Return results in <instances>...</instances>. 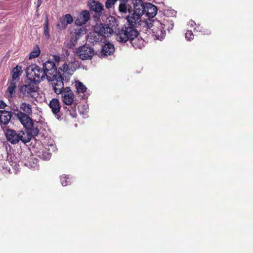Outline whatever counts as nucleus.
<instances>
[{
  "label": "nucleus",
  "mask_w": 253,
  "mask_h": 253,
  "mask_svg": "<svg viewBox=\"0 0 253 253\" xmlns=\"http://www.w3.org/2000/svg\"><path fill=\"white\" fill-rule=\"evenodd\" d=\"M19 110L14 111L13 114L17 117L23 126L27 130H30L34 135H38L39 132V123L34 122L30 116L32 114V105L26 102L20 105Z\"/></svg>",
  "instance_id": "1"
},
{
  "label": "nucleus",
  "mask_w": 253,
  "mask_h": 253,
  "mask_svg": "<svg viewBox=\"0 0 253 253\" xmlns=\"http://www.w3.org/2000/svg\"><path fill=\"white\" fill-rule=\"evenodd\" d=\"M42 70L45 72L47 79L51 82L52 86L56 93H59L64 86L61 75L57 76V71L54 62L47 60L43 64Z\"/></svg>",
  "instance_id": "2"
},
{
  "label": "nucleus",
  "mask_w": 253,
  "mask_h": 253,
  "mask_svg": "<svg viewBox=\"0 0 253 253\" xmlns=\"http://www.w3.org/2000/svg\"><path fill=\"white\" fill-rule=\"evenodd\" d=\"M6 139L10 143L16 144L20 141L24 143L29 142L34 135L30 130L25 132L23 130L16 131L13 129L2 127Z\"/></svg>",
  "instance_id": "3"
},
{
  "label": "nucleus",
  "mask_w": 253,
  "mask_h": 253,
  "mask_svg": "<svg viewBox=\"0 0 253 253\" xmlns=\"http://www.w3.org/2000/svg\"><path fill=\"white\" fill-rule=\"evenodd\" d=\"M132 27L131 26L130 27L125 26V28H123L117 35L116 39L118 41L122 42H126L128 40H130L134 47L141 49V45H138L137 43L139 41V38L137 37L138 32Z\"/></svg>",
  "instance_id": "4"
},
{
  "label": "nucleus",
  "mask_w": 253,
  "mask_h": 253,
  "mask_svg": "<svg viewBox=\"0 0 253 253\" xmlns=\"http://www.w3.org/2000/svg\"><path fill=\"white\" fill-rule=\"evenodd\" d=\"M158 23V26H154L153 23V26L149 28H143V32L146 31L145 34L147 36L145 37V39H143V42H148L149 40L155 39L156 38L158 40L163 39L166 35V31L164 30V27L162 25V23L156 21Z\"/></svg>",
  "instance_id": "5"
},
{
  "label": "nucleus",
  "mask_w": 253,
  "mask_h": 253,
  "mask_svg": "<svg viewBox=\"0 0 253 253\" xmlns=\"http://www.w3.org/2000/svg\"><path fill=\"white\" fill-rule=\"evenodd\" d=\"M158 8L156 6L151 3H143V15L145 14L148 19L143 20V28L147 29L153 26L155 21L152 20L157 13Z\"/></svg>",
  "instance_id": "6"
},
{
  "label": "nucleus",
  "mask_w": 253,
  "mask_h": 253,
  "mask_svg": "<svg viewBox=\"0 0 253 253\" xmlns=\"http://www.w3.org/2000/svg\"><path fill=\"white\" fill-rule=\"evenodd\" d=\"M28 79L34 83H40L45 78V72L39 66L32 64L27 68Z\"/></svg>",
  "instance_id": "7"
},
{
  "label": "nucleus",
  "mask_w": 253,
  "mask_h": 253,
  "mask_svg": "<svg viewBox=\"0 0 253 253\" xmlns=\"http://www.w3.org/2000/svg\"><path fill=\"white\" fill-rule=\"evenodd\" d=\"M38 87L35 83L30 82L21 86L20 91L24 96L35 97L37 94Z\"/></svg>",
  "instance_id": "8"
},
{
  "label": "nucleus",
  "mask_w": 253,
  "mask_h": 253,
  "mask_svg": "<svg viewBox=\"0 0 253 253\" xmlns=\"http://www.w3.org/2000/svg\"><path fill=\"white\" fill-rule=\"evenodd\" d=\"M94 54L93 49L86 45L82 46L77 50V55L82 60L90 59Z\"/></svg>",
  "instance_id": "9"
},
{
  "label": "nucleus",
  "mask_w": 253,
  "mask_h": 253,
  "mask_svg": "<svg viewBox=\"0 0 253 253\" xmlns=\"http://www.w3.org/2000/svg\"><path fill=\"white\" fill-rule=\"evenodd\" d=\"M57 94H62V99L63 103L67 105H71L74 101V95L73 91L70 89V87H66L65 88L63 87L59 93Z\"/></svg>",
  "instance_id": "10"
},
{
  "label": "nucleus",
  "mask_w": 253,
  "mask_h": 253,
  "mask_svg": "<svg viewBox=\"0 0 253 253\" xmlns=\"http://www.w3.org/2000/svg\"><path fill=\"white\" fill-rule=\"evenodd\" d=\"M73 20L71 14H66L60 17L57 23V27L61 31L64 30L66 29L68 25L73 23Z\"/></svg>",
  "instance_id": "11"
},
{
  "label": "nucleus",
  "mask_w": 253,
  "mask_h": 253,
  "mask_svg": "<svg viewBox=\"0 0 253 253\" xmlns=\"http://www.w3.org/2000/svg\"><path fill=\"white\" fill-rule=\"evenodd\" d=\"M142 15V10H134V12L131 16L127 17V20L129 25L133 27H137L141 25V16Z\"/></svg>",
  "instance_id": "12"
},
{
  "label": "nucleus",
  "mask_w": 253,
  "mask_h": 253,
  "mask_svg": "<svg viewBox=\"0 0 253 253\" xmlns=\"http://www.w3.org/2000/svg\"><path fill=\"white\" fill-rule=\"evenodd\" d=\"M90 13L87 10L82 11L75 20V24L78 26L85 24L89 19Z\"/></svg>",
  "instance_id": "13"
},
{
  "label": "nucleus",
  "mask_w": 253,
  "mask_h": 253,
  "mask_svg": "<svg viewBox=\"0 0 253 253\" xmlns=\"http://www.w3.org/2000/svg\"><path fill=\"white\" fill-rule=\"evenodd\" d=\"M73 72L74 70L72 69V66L64 64L58 69L57 71V76L61 75L62 78V82H63L64 79L66 78L68 76L71 75Z\"/></svg>",
  "instance_id": "14"
},
{
  "label": "nucleus",
  "mask_w": 253,
  "mask_h": 253,
  "mask_svg": "<svg viewBox=\"0 0 253 253\" xmlns=\"http://www.w3.org/2000/svg\"><path fill=\"white\" fill-rule=\"evenodd\" d=\"M88 5L90 9L100 15L104 9L103 5L100 2L95 0H89Z\"/></svg>",
  "instance_id": "15"
},
{
  "label": "nucleus",
  "mask_w": 253,
  "mask_h": 253,
  "mask_svg": "<svg viewBox=\"0 0 253 253\" xmlns=\"http://www.w3.org/2000/svg\"><path fill=\"white\" fill-rule=\"evenodd\" d=\"M114 31L109 27H104L102 25L100 26L99 27H96L95 28V32L98 34L99 36H103L104 37H108L111 35Z\"/></svg>",
  "instance_id": "16"
},
{
  "label": "nucleus",
  "mask_w": 253,
  "mask_h": 253,
  "mask_svg": "<svg viewBox=\"0 0 253 253\" xmlns=\"http://www.w3.org/2000/svg\"><path fill=\"white\" fill-rule=\"evenodd\" d=\"M11 115L10 112L5 111H0V124L1 128L4 127L2 125H6L10 122Z\"/></svg>",
  "instance_id": "17"
},
{
  "label": "nucleus",
  "mask_w": 253,
  "mask_h": 253,
  "mask_svg": "<svg viewBox=\"0 0 253 253\" xmlns=\"http://www.w3.org/2000/svg\"><path fill=\"white\" fill-rule=\"evenodd\" d=\"M16 86L17 82L10 81L8 84L6 94L9 99H11L14 96L16 92Z\"/></svg>",
  "instance_id": "18"
},
{
  "label": "nucleus",
  "mask_w": 253,
  "mask_h": 253,
  "mask_svg": "<svg viewBox=\"0 0 253 253\" xmlns=\"http://www.w3.org/2000/svg\"><path fill=\"white\" fill-rule=\"evenodd\" d=\"M49 106L51 109L53 113L58 116V115L57 114L60 110L59 100L56 98L52 99L49 102Z\"/></svg>",
  "instance_id": "19"
},
{
  "label": "nucleus",
  "mask_w": 253,
  "mask_h": 253,
  "mask_svg": "<svg viewBox=\"0 0 253 253\" xmlns=\"http://www.w3.org/2000/svg\"><path fill=\"white\" fill-rule=\"evenodd\" d=\"M115 51L114 45L108 42L105 43L102 48V52L105 56L110 55Z\"/></svg>",
  "instance_id": "20"
},
{
  "label": "nucleus",
  "mask_w": 253,
  "mask_h": 253,
  "mask_svg": "<svg viewBox=\"0 0 253 253\" xmlns=\"http://www.w3.org/2000/svg\"><path fill=\"white\" fill-rule=\"evenodd\" d=\"M55 149V146L53 144H51L48 145L47 148H45V150H47L48 152L40 154L39 157L44 160H49L51 157V152L54 151Z\"/></svg>",
  "instance_id": "21"
},
{
  "label": "nucleus",
  "mask_w": 253,
  "mask_h": 253,
  "mask_svg": "<svg viewBox=\"0 0 253 253\" xmlns=\"http://www.w3.org/2000/svg\"><path fill=\"white\" fill-rule=\"evenodd\" d=\"M22 73V68L19 66H16L14 68L12 71V79L11 81L18 82L19 79V77Z\"/></svg>",
  "instance_id": "22"
},
{
  "label": "nucleus",
  "mask_w": 253,
  "mask_h": 253,
  "mask_svg": "<svg viewBox=\"0 0 253 253\" xmlns=\"http://www.w3.org/2000/svg\"><path fill=\"white\" fill-rule=\"evenodd\" d=\"M43 34L47 39L50 38L48 19L47 17L45 18L43 24Z\"/></svg>",
  "instance_id": "23"
},
{
  "label": "nucleus",
  "mask_w": 253,
  "mask_h": 253,
  "mask_svg": "<svg viewBox=\"0 0 253 253\" xmlns=\"http://www.w3.org/2000/svg\"><path fill=\"white\" fill-rule=\"evenodd\" d=\"M162 25L163 27H164V29H166L168 31H169L173 29L174 23L171 20L164 19Z\"/></svg>",
  "instance_id": "24"
},
{
  "label": "nucleus",
  "mask_w": 253,
  "mask_h": 253,
  "mask_svg": "<svg viewBox=\"0 0 253 253\" xmlns=\"http://www.w3.org/2000/svg\"><path fill=\"white\" fill-rule=\"evenodd\" d=\"M75 86L79 93H84L86 90V86L79 81L75 82Z\"/></svg>",
  "instance_id": "25"
},
{
  "label": "nucleus",
  "mask_w": 253,
  "mask_h": 253,
  "mask_svg": "<svg viewBox=\"0 0 253 253\" xmlns=\"http://www.w3.org/2000/svg\"><path fill=\"white\" fill-rule=\"evenodd\" d=\"M41 51L38 46H35L32 51L31 52L29 55V58L32 59L38 57L40 54Z\"/></svg>",
  "instance_id": "26"
},
{
  "label": "nucleus",
  "mask_w": 253,
  "mask_h": 253,
  "mask_svg": "<svg viewBox=\"0 0 253 253\" xmlns=\"http://www.w3.org/2000/svg\"><path fill=\"white\" fill-rule=\"evenodd\" d=\"M86 29L84 27H80L75 30V34L76 35V38L79 39L81 36L84 35L86 33Z\"/></svg>",
  "instance_id": "27"
},
{
  "label": "nucleus",
  "mask_w": 253,
  "mask_h": 253,
  "mask_svg": "<svg viewBox=\"0 0 253 253\" xmlns=\"http://www.w3.org/2000/svg\"><path fill=\"white\" fill-rule=\"evenodd\" d=\"M134 4V10L139 11L142 10V0H133V1Z\"/></svg>",
  "instance_id": "28"
},
{
  "label": "nucleus",
  "mask_w": 253,
  "mask_h": 253,
  "mask_svg": "<svg viewBox=\"0 0 253 253\" xmlns=\"http://www.w3.org/2000/svg\"><path fill=\"white\" fill-rule=\"evenodd\" d=\"M118 0H107L105 3V6L107 9L112 8Z\"/></svg>",
  "instance_id": "29"
},
{
  "label": "nucleus",
  "mask_w": 253,
  "mask_h": 253,
  "mask_svg": "<svg viewBox=\"0 0 253 253\" xmlns=\"http://www.w3.org/2000/svg\"><path fill=\"white\" fill-rule=\"evenodd\" d=\"M120 12L126 13L127 12V7L125 3H121L119 7Z\"/></svg>",
  "instance_id": "30"
},
{
  "label": "nucleus",
  "mask_w": 253,
  "mask_h": 253,
  "mask_svg": "<svg viewBox=\"0 0 253 253\" xmlns=\"http://www.w3.org/2000/svg\"><path fill=\"white\" fill-rule=\"evenodd\" d=\"M185 38L188 41H191L194 38V34L192 31H187L185 33Z\"/></svg>",
  "instance_id": "31"
},
{
  "label": "nucleus",
  "mask_w": 253,
  "mask_h": 253,
  "mask_svg": "<svg viewBox=\"0 0 253 253\" xmlns=\"http://www.w3.org/2000/svg\"><path fill=\"white\" fill-rule=\"evenodd\" d=\"M69 178V177H67L66 175L63 176L62 175L61 176V182L62 185L63 186H66L68 184V181L67 179H68Z\"/></svg>",
  "instance_id": "32"
},
{
  "label": "nucleus",
  "mask_w": 253,
  "mask_h": 253,
  "mask_svg": "<svg viewBox=\"0 0 253 253\" xmlns=\"http://www.w3.org/2000/svg\"><path fill=\"white\" fill-rule=\"evenodd\" d=\"M202 32L204 35H209L211 34V31L208 29H204V31Z\"/></svg>",
  "instance_id": "33"
},
{
  "label": "nucleus",
  "mask_w": 253,
  "mask_h": 253,
  "mask_svg": "<svg viewBox=\"0 0 253 253\" xmlns=\"http://www.w3.org/2000/svg\"><path fill=\"white\" fill-rule=\"evenodd\" d=\"M70 115L72 116L73 118H76L77 116L76 112L75 111H73L72 112H71V111H70Z\"/></svg>",
  "instance_id": "34"
},
{
  "label": "nucleus",
  "mask_w": 253,
  "mask_h": 253,
  "mask_svg": "<svg viewBox=\"0 0 253 253\" xmlns=\"http://www.w3.org/2000/svg\"><path fill=\"white\" fill-rule=\"evenodd\" d=\"M5 106L6 104L3 101H1L0 103V108L3 109Z\"/></svg>",
  "instance_id": "35"
},
{
  "label": "nucleus",
  "mask_w": 253,
  "mask_h": 253,
  "mask_svg": "<svg viewBox=\"0 0 253 253\" xmlns=\"http://www.w3.org/2000/svg\"><path fill=\"white\" fill-rule=\"evenodd\" d=\"M53 59L57 61V62H58L59 60H60V57L58 56H57V55H54L53 56Z\"/></svg>",
  "instance_id": "36"
},
{
  "label": "nucleus",
  "mask_w": 253,
  "mask_h": 253,
  "mask_svg": "<svg viewBox=\"0 0 253 253\" xmlns=\"http://www.w3.org/2000/svg\"><path fill=\"white\" fill-rule=\"evenodd\" d=\"M137 44L138 45H141V46L142 45V40H140L139 39V41L137 42Z\"/></svg>",
  "instance_id": "37"
}]
</instances>
